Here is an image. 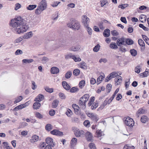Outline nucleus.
Instances as JSON below:
<instances>
[{"label": "nucleus", "instance_id": "obj_22", "mask_svg": "<svg viewBox=\"0 0 149 149\" xmlns=\"http://www.w3.org/2000/svg\"><path fill=\"white\" fill-rule=\"evenodd\" d=\"M110 30L108 29H106L104 30L103 32V35L106 37H107L110 36Z\"/></svg>", "mask_w": 149, "mask_h": 149}, {"label": "nucleus", "instance_id": "obj_16", "mask_svg": "<svg viewBox=\"0 0 149 149\" xmlns=\"http://www.w3.org/2000/svg\"><path fill=\"white\" fill-rule=\"evenodd\" d=\"M62 84L63 87L66 90L68 91L70 88V86L66 81H62Z\"/></svg>", "mask_w": 149, "mask_h": 149}, {"label": "nucleus", "instance_id": "obj_51", "mask_svg": "<svg viewBox=\"0 0 149 149\" xmlns=\"http://www.w3.org/2000/svg\"><path fill=\"white\" fill-rule=\"evenodd\" d=\"M49 61V59L47 57L45 56H44L42 58V63H45L47 62L48 61Z\"/></svg>", "mask_w": 149, "mask_h": 149}, {"label": "nucleus", "instance_id": "obj_52", "mask_svg": "<svg viewBox=\"0 0 149 149\" xmlns=\"http://www.w3.org/2000/svg\"><path fill=\"white\" fill-rule=\"evenodd\" d=\"M89 146L91 149H96L95 144L93 143H91L89 144Z\"/></svg>", "mask_w": 149, "mask_h": 149}, {"label": "nucleus", "instance_id": "obj_45", "mask_svg": "<svg viewBox=\"0 0 149 149\" xmlns=\"http://www.w3.org/2000/svg\"><path fill=\"white\" fill-rule=\"evenodd\" d=\"M23 99V97L21 96H20L17 97L16 99V100L14 101L15 104L17 103L20 101H21Z\"/></svg>", "mask_w": 149, "mask_h": 149}, {"label": "nucleus", "instance_id": "obj_25", "mask_svg": "<svg viewBox=\"0 0 149 149\" xmlns=\"http://www.w3.org/2000/svg\"><path fill=\"white\" fill-rule=\"evenodd\" d=\"M148 118L146 116H143L141 118V121L143 123H145L148 120Z\"/></svg>", "mask_w": 149, "mask_h": 149}, {"label": "nucleus", "instance_id": "obj_50", "mask_svg": "<svg viewBox=\"0 0 149 149\" xmlns=\"http://www.w3.org/2000/svg\"><path fill=\"white\" fill-rule=\"evenodd\" d=\"M86 28L87 31L89 35H91L92 30V29L87 26H84Z\"/></svg>", "mask_w": 149, "mask_h": 149}, {"label": "nucleus", "instance_id": "obj_12", "mask_svg": "<svg viewBox=\"0 0 149 149\" xmlns=\"http://www.w3.org/2000/svg\"><path fill=\"white\" fill-rule=\"evenodd\" d=\"M38 6H40L42 9L43 8L44 10H45L47 7V4L46 1L45 0H42Z\"/></svg>", "mask_w": 149, "mask_h": 149}, {"label": "nucleus", "instance_id": "obj_64", "mask_svg": "<svg viewBox=\"0 0 149 149\" xmlns=\"http://www.w3.org/2000/svg\"><path fill=\"white\" fill-rule=\"evenodd\" d=\"M21 5L19 3H17L15 5V10H17L19 8H21Z\"/></svg>", "mask_w": 149, "mask_h": 149}, {"label": "nucleus", "instance_id": "obj_42", "mask_svg": "<svg viewBox=\"0 0 149 149\" xmlns=\"http://www.w3.org/2000/svg\"><path fill=\"white\" fill-rule=\"evenodd\" d=\"M125 43L129 45H131L133 43V41L131 39H127L125 40Z\"/></svg>", "mask_w": 149, "mask_h": 149}, {"label": "nucleus", "instance_id": "obj_63", "mask_svg": "<svg viewBox=\"0 0 149 149\" xmlns=\"http://www.w3.org/2000/svg\"><path fill=\"white\" fill-rule=\"evenodd\" d=\"M98 106L97 103H94L91 107V109L92 110L95 109Z\"/></svg>", "mask_w": 149, "mask_h": 149}, {"label": "nucleus", "instance_id": "obj_32", "mask_svg": "<svg viewBox=\"0 0 149 149\" xmlns=\"http://www.w3.org/2000/svg\"><path fill=\"white\" fill-rule=\"evenodd\" d=\"M109 47L113 49H116L118 48L116 43L115 42H111L110 44Z\"/></svg>", "mask_w": 149, "mask_h": 149}, {"label": "nucleus", "instance_id": "obj_60", "mask_svg": "<svg viewBox=\"0 0 149 149\" xmlns=\"http://www.w3.org/2000/svg\"><path fill=\"white\" fill-rule=\"evenodd\" d=\"M31 87L33 90L37 88V86L36 85L35 82L33 81H32Z\"/></svg>", "mask_w": 149, "mask_h": 149}, {"label": "nucleus", "instance_id": "obj_7", "mask_svg": "<svg viewBox=\"0 0 149 149\" xmlns=\"http://www.w3.org/2000/svg\"><path fill=\"white\" fill-rule=\"evenodd\" d=\"M82 23L84 26H88L89 22V19L86 15H84L82 16Z\"/></svg>", "mask_w": 149, "mask_h": 149}, {"label": "nucleus", "instance_id": "obj_55", "mask_svg": "<svg viewBox=\"0 0 149 149\" xmlns=\"http://www.w3.org/2000/svg\"><path fill=\"white\" fill-rule=\"evenodd\" d=\"M84 125L86 127H89L90 125V122L88 120H86L84 122Z\"/></svg>", "mask_w": 149, "mask_h": 149}, {"label": "nucleus", "instance_id": "obj_6", "mask_svg": "<svg viewBox=\"0 0 149 149\" xmlns=\"http://www.w3.org/2000/svg\"><path fill=\"white\" fill-rule=\"evenodd\" d=\"M74 133L75 136L77 137H82L84 136L85 133L82 130H79V129L74 130Z\"/></svg>", "mask_w": 149, "mask_h": 149}, {"label": "nucleus", "instance_id": "obj_53", "mask_svg": "<svg viewBox=\"0 0 149 149\" xmlns=\"http://www.w3.org/2000/svg\"><path fill=\"white\" fill-rule=\"evenodd\" d=\"M140 66H137L135 67V72L137 73H139L140 72Z\"/></svg>", "mask_w": 149, "mask_h": 149}, {"label": "nucleus", "instance_id": "obj_41", "mask_svg": "<svg viewBox=\"0 0 149 149\" xmlns=\"http://www.w3.org/2000/svg\"><path fill=\"white\" fill-rule=\"evenodd\" d=\"M100 45L99 44H97L93 48V51L95 52H97L100 49Z\"/></svg>", "mask_w": 149, "mask_h": 149}, {"label": "nucleus", "instance_id": "obj_5", "mask_svg": "<svg viewBox=\"0 0 149 149\" xmlns=\"http://www.w3.org/2000/svg\"><path fill=\"white\" fill-rule=\"evenodd\" d=\"M124 123L126 125L129 127H133L134 125L133 119L128 116L126 118Z\"/></svg>", "mask_w": 149, "mask_h": 149}, {"label": "nucleus", "instance_id": "obj_1", "mask_svg": "<svg viewBox=\"0 0 149 149\" xmlns=\"http://www.w3.org/2000/svg\"><path fill=\"white\" fill-rule=\"evenodd\" d=\"M24 20L21 17L15 18L11 20L10 26L12 31L18 34L26 32L27 29V26L24 25Z\"/></svg>", "mask_w": 149, "mask_h": 149}, {"label": "nucleus", "instance_id": "obj_48", "mask_svg": "<svg viewBox=\"0 0 149 149\" xmlns=\"http://www.w3.org/2000/svg\"><path fill=\"white\" fill-rule=\"evenodd\" d=\"M78 88L76 87H74L72 88L70 91V92L71 93H75L78 91Z\"/></svg>", "mask_w": 149, "mask_h": 149}, {"label": "nucleus", "instance_id": "obj_47", "mask_svg": "<svg viewBox=\"0 0 149 149\" xmlns=\"http://www.w3.org/2000/svg\"><path fill=\"white\" fill-rule=\"evenodd\" d=\"M45 90L47 92L51 93L53 92V88H49L48 87H45L44 88Z\"/></svg>", "mask_w": 149, "mask_h": 149}, {"label": "nucleus", "instance_id": "obj_27", "mask_svg": "<svg viewBox=\"0 0 149 149\" xmlns=\"http://www.w3.org/2000/svg\"><path fill=\"white\" fill-rule=\"evenodd\" d=\"M79 66L81 68L84 69H87L86 63L84 61H82L80 63Z\"/></svg>", "mask_w": 149, "mask_h": 149}, {"label": "nucleus", "instance_id": "obj_46", "mask_svg": "<svg viewBox=\"0 0 149 149\" xmlns=\"http://www.w3.org/2000/svg\"><path fill=\"white\" fill-rule=\"evenodd\" d=\"M134 147L133 146H130L129 145H125L123 148V149H134Z\"/></svg>", "mask_w": 149, "mask_h": 149}, {"label": "nucleus", "instance_id": "obj_59", "mask_svg": "<svg viewBox=\"0 0 149 149\" xmlns=\"http://www.w3.org/2000/svg\"><path fill=\"white\" fill-rule=\"evenodd\" d=\"M111 33L113 36H117L119 35V33L115 30L111 31Z\"/></svg>", "mask_w": 149, "mask_h": 149}, {"label": "nucleus", "instance_id": "obj_34", "mask_svg": "<svg viewBox=\"0 0 149 149\" xmlns=\"http://www.w3.org/2000/svg\"><path fill=\"white\" fill-rule=\"evenodd\" d=\"M22 62L25 63H30L34 61V60L32 59H24L22 61Z\"/></svg>", "mask_w": 149, "mask_h": 149}, {"label": "nucleus", "instance_id": "obj_24", "mask_svg": "<svg viewBox=\"0 0 149 149\" xmlns=\"http://www.w3.org/2000/svg\"><path fill=\"white\" fill-rule=\"evenodd\" d=\"M40 106V104L39 102H35L33 105L34 109H37L39 108Z\"/></svg>", "mask_w": 149, "mask_h": 149}, {"label": "nucleus", "instance_id": "obj_2", "mask_svg": "<svg viewBox=\"0 0 149 149\" xmlns=\"http://www.w3.org/2000/svg\"><path fill=\"white\" fill-rule=\"evenodd\" d=\"M89 97L88 94H86L80 98L79 102V104L83 109H84L86 108V103L88 101Z\"/></svg>", "mask_w": 149, "mask_h": 149}, {"label": "nucleus", "instance_id": "obj_44", "mask_svg": "<svg viewBox=\"0 0 149 149\" xmlns=\"http://www.w3.org/2000/svg\"><path fill=\"white\" fill-rule=\"evenodd\" d=\"M58 101L54 100L52 104V107L53 108H56L58 106Z\"/></svg>", "mask_w": 149, "mask_h": 149}, {"label": "nucleus", "instance_id": "obj_13", "mask_svg": "<svg viewBox=\"0 0 149 149\" xmlns=\"http://www.w3.org/2000/svg\"><path fill=\"white\" fill-rule=\"evenodd\" d=\"M50 133L56 136H61L63 135V132H60L56 129L52 131H51Z\"/></svg>", "mask_w": 149, "mask_h": 149}, {"label": "nucleus", "instance_id": "obj_62", "mask_svg": "<svg viewBox=\"0 0 149 149\" xmlns=\"http://www.w3.org/2000/svg\"><path fill=\"white\" fill-rule=\"evenodd\" d=\"M109 99L108 100L107 99H106L103 102L102 104L105 106H106L107 104H109L111 102H109Z\"/></svg>", "mask_w": 149, "mask_h": 149}, {"label": "nucleus", "instance_id": "obj_21", "mask_svg": "<svg viewBox=\"0 0 149 149\" xmlns=\"http://www.w3.org/2000/svg\"><path fill=\"white\" fill-rule=\"evenodd\" d=\"M141 76L142 77H146L149 75V70L146 69L144 72L141 73L140 74Z\"/></svg>", "mask_w": 149, "mask_h": 149}, {"label": "nucleus", "instance_id": "obj_8", "mask_svg": "<svg viewBox=\"0 0 149 149\" xmlns=\"http://www.w3.org/2000/svg\"><path fill=\"white\" fill-rule=\"evenodd\" d=\"M125 40L123 38L118 39L117 41V44L118 46H120L121 45H126Z\"/></svg>", "mask_w": 149, "mask_h": 149}, {"label": "nucleus", "instance_id": "obj_61", "mask_svg": "<svg viewBox=\"0 0 149 149\" xmlns=\"http://www.w3.org/2000/svg\"><path fill=\"white\" fill-rule=\"evenodd\" d=\"M128 6V4H122L118 6L119 8H120L122 9H124L126 7H127Z\"/></svg>", "mask_w": 149, "mask_h": 149}, {"label": "nucleus", "instance_id": "obj_14", "mask_svg": "<svg viewBox=\"0 0 149 149\" xmlns=\"http://www.w3.org/2000/svg\"><path fill=\"white\" fill-rule=\"evenodd\" d=\"M44 98V97L43 95L39 94L35 98L34 101L40 102L43 100Z\"/></svg>", "mask_w": 149, "mask_h": 149}, {"label": "nucleus", "instance_id": "obj_28", "mask_svg": "<svg viewBox=\"0 0 149 149\" xmlns=\"http://www.w3.org/2000/svg\"><path fill=\"white\" fill-rule=\"evenodd\" d=\"M122 80V79L121 76H119L118 78H116L115 79V81L117 85L119 84L121 82Z\"/></svg>", "mask_w": 149, "mask_h": 149}, {"label": "nucleus", "instance_id": "obj_58", "mask_svg": "<svg viewBox=\"0 0 149 149\" xmlns=\"http://www.w3.org/2000/svg\"><path fill=\"white\" fill-rule=\"evenodd\" d=\"M66 115L68 117H70L72 115V112L70 109H68L65 113Z\"/></svg>", "mask_w": 149, "mask_h": 149}, {"label": "nucleus", "instance_id": "obj_17", "mask_svg": "<svg viewBox=\"0 0 149 149\" xmlns=\"http://www.w3.org/2000/svg\"><path fill=\"white\" fill-rule=\"evenodd\" d=\"M32 32L30 31L25 34L23 36V38L25 39H28L32 37Z\"/></svg>", "mask_w": 149, "mask_h": 149}, {"label": "nucleus", "instance_id": "obj_37", "mask_svg": "<svg viewBox=\"0 0 149 149\" xmlns=\"http://www.w3.org/2000/svg\"><path fill=\"white\" fill-rule=\"evenodd\" d=\"M45 128L47 130L49 131L52 129V126L51 124H48L46 125Z\"/></svg>", "mask_w": 149, "mask_h": 149}, {"label": "nucleus", "instance_id": "obj_57", "mask_svg": "<svg viewBox=\"0 0 149 149\" xmlns=\"http://www.w3.org/2000/svg\"><path fill=\"white\" fill-rule=\"evenodd\" d=\"M58 95L62 99H64L65 98V96L63 93H60Z\"/></svg>", "mask_w": 149, "mask_h": 149}, {"label": "nucleus", "instance_id": "obj_49", "mask_svg": "<svg viewBox=\"0 0 149 149\" xmlns=\"http://www.w3.org/2000/svg\"><path fill=\"white\" fill-rule=\"evenodd\" d=\"M28 125V124L25 122H23L20 123L19 128H21L24 127H25L27 126Z\"/></svg>", "mask_w": 149, "mask_h": 149}, {"label": "nucleus", "instance_id": "obj_9", "mask_svg": "<svg viewBox=\"0 0 149 149\" xmlns=\"http://www.w3.org/2000/svg\"><path fill=\"white\" fill-rule=\"evenodd\" d=\"M86 137L88 141H93V140L92 134L89 132H87L85 133Z\"/></svg>", "mask_w": 149, "mask_h": 149}, {"label": "nucleus", "instance_id": "obj_31", "mask_svg": "<svg viewBox=\"0 0 149 149\" xmlns=\"http://www.w3.org/2000/svg\"><path fill=\"white\" fill-rule=\"evenodd\" d=\"M104 74L103 76L101 75L97 79V84H99L104 78Z\"/></svg>", "mask_w": 149, "mask_h": 149}, {"label": "nucleus", "instance_id": "obj_38", "mask_svg": "<svg viewBox=\"0 0 149 149\" xmlns=\"http://www.w3.org/2000/svg\"><path fill=\"white\" fill-rule=\"evenodd\" d=\"M72 74V73L71 71H68L65 74V77L66 79H69L70 77Z\"/></svg>", "mask_w": 149, "mask_h": 149}, {"label": "nucleus", "instance_id": "obj_39", "mask_svg": "<svg viewBox=\"0 0 149 149\" xmlns=\"http://www.w3.org/2000/svg\"><path fill=\"white\" fill-rule=\"evenodd\" d=\"M85 81L84 80L81 81L79 83V86L81 88H82L83 87L85 86Z\"/></svg>", "mask_w": 149, "mask_h": 149}, {"label": "nucleus", "instance_id": "obj_54", "mask_svg": "<svg viewBox=\"0 0 149 149\" xmlns=\"http://www.w3.org/2000/svg\"><path fill=\"white\" fill-rule=\"evenodd\" d=\"M139 26L142 28L144 30L146 31H148L149 30V29L146 26H144L143 24H139Z\"/></svg>", "mask_w": 149, "mask_h": 149}, {"label": "nucleus", "instance_id": "obj_10", "mask_svg": "<svg viewBox=\"0 0 149 149\" xmlns=\"http://www.w3.org/2000/svg\"><path fill=\"white\" fill-rule=\"evenodd\" d=\"M45 141L47 144L52 147H54L55 145V143L53 142L52 139L51 138H47L46 139Z\"/></svg>", "mask_w": 149, "mask_h": 149}, {"label": "nucleus", "instance_id": "obj_36", "mask_svg": "<svg viewBox=\"0 0 149 149\" xmlns=\"http://www.w3.org/2000/svg\"><path fill=\"white\" fill-rule=\"evenodd\" d=\"M146 111L145 110L142 109V108H141V109H140L137 112V117H139V114H143V113H144Z\"/></svg>", "mask_w": 149, "mask_h": 149}, {"label": "nucleus", "instance_id": "obj_43", "mask_svg": "<svg viewBox=\"0 0 149 149\" xmlns=\"http://www.w3.org/2000/svg\"><path fill=\"white\" fill-rule=\"evenodd\" d=\"M80 73V70L78 69H76L74 70L73 72V74L76 76L78 75Z\"/></svg>", "mask_w": 149, "mask_h": 149}, {"label": "nucleus", "instance_id": "obj_56", "mask_svg": "<svg viewBox=\"0 0 149 149\" xmlns=\"http://www.w3.org/2000/svg\"><path fill=\"white\" fill-rule=\"evenodd\" d=\"M100 2L101 6L102 7L107 3V0H102L100 1Z\"/></svg>", "mask_w": 149, "mask_h": 149}, {"label": "nucleus", "instance_id": "obj_35", "mask_svg": "<svg viewBox=\"0 0 149 149\" xmlns=\"http://www.w3.org/2000/svg\"><path fill=\"white\" fill-rule=\"evenodd\" d=\"M37 7L36 5H30L27 7V9L29 10H32L36 8Z\"/></svg>", "mask_w": 149, "mask_h": 149}, {"label": "nucleus", "instance_id": "obj_19", "mask_svg": "<svg viewBox=\"0 0 149 149\" xmlns=\"http://www.w3.org/2000/svg\"><path fill=\"white\" fill-rule=\"evenodd\" d=\"M39 139V137L36 135L33 136L31 137V139H30V141L31 143H34L37 141Z\"/></svg>", "mask_w": 149, "mask_h": 149}, {"label": "nucleus", "instance_id": "obj_15", "mask_svg": "<svg viewBox=\"0 0 149 149\" xmlns=\"http://www.w3.org/2000/svg\"><path fill=\"white\" fill-rule=\"evenodd\" d=\"M50 71L52 74H54L58 73L59 72V70L58 68L53 67L51 68Z\"/></svg>", "mask_w": 149, "mask_h": 149}, {"label": "nucleus", "instance_id": "obj_20", "mask_svg": "<svg viewBox=\"0 0 149 149\" xmlns=\"http://www.w3.org/2000/svg\"><path fill=\"white\" fill-rule=\"evenodd\" d=\"M44 10L43 8L42 9L40 6H38L37 8L35 10V13L36 15H39Z\"/></svg>", "mask_w": 149, "mask_h": 149}, {"label": "nucleus", "instance_id": "obj_30", "mask_svg": "<svg viewBox=\"0 0 149 149\" xmlns=\"http://www.w3.org/2000/svg\"><path fill=\"white\" fill-rule=\"evenodd\" d=\"M96 134L97 135V136L100 137L104 136V134L103 132L101 130H100L96 131Z\"/></svg>", "mask_w": 149, "mask_h": 149}, {"label": "nucleus", "instance_id": "obj_18", "mask_svg": "<svg viewBox=\"0 0 149 149\" xmlns=\"http://www.w3.org/2000/svg\"><path fill=\"white\" fill-rule=\"evenodd\" d=\"M26 104H22L16 107L13 109V111H17L19 109H21L26 107Z\"/></svg>", "mask_w": 149, "mask_h": 149}, {"label": "nucleus", "instance_id": "obj_3", "mask_svg": "<svg viewBox=\"0 0 149 149\" xmlns=\"http://www.w3.org/2000/svg\"><path fill=\"white\" fill-rule=\"evenodd\" d=\"M69 27L72 28L75 30H78L80 27L79 23L76 20L71 19L68 24Z\"/></svg>", "mask_w": 149, "mask_h": 149}, {"label": "nucleus", "instance_id": "obj_26", "mask_svg": "<svg viewBox=\"0 0 149 149\" xmlns=\"http://www.w3.org/2000/svg\"><path fill=\"white\" fill-rule=\"evenodd\" d=\"M119 91V89L118 88H117L116 89L115 91L114 92V93L112 95V96L111 97L110 99H109V102H111L113 99L115 97L116 94Z\"/></svg>", "mask_w": 149, "mask_h": 149}, {"label": "nucleus", "instance_id": "obj_4", "mask_svg": "<svg viewBox=\"0 0 149 149\" xmlns=\"http://www.w3.org/2000/svg\"><path fill=\"white\" fill-rule=\"evenodd\" d=\"M72 108L74 109L75 113L76 114L81 116L82 118H84V114L81 112L79 107L76 104H73L72 105Z\"/></svg>", "mask_w": 149, "mask_h": 149}, {"label": "nucleus", "instance_id": "obj_33", "mask_svg": "<svg viewBox=\"0 0 149 149\" xmlns=\"http://www.w3.org/2000/svg\"><path fill=\"white\" fill-rule=\"evenodd\" d=\"M35 117L39 119H42L43 118V116L38 112H36L35 114Z\"/></svg>", "mask_w": 149, "mask_h": 149}, {"label": "nucleus", "instance_id": "obj_11", "mask_svg": "<svg viewBox=\"0 0 149 149\" xmlns=\"http://www.w3.org/2000/svg\"><path fill=\"white\" fill-rule=\"evenodd\" d=\"M138 43L141 46V51L143 52L144 51L145 49V43L144 41L141 39H139L138 40Z\"/></svg>", "mask_w": 149, "mask_h": 149}, {"label": "nucleus", "instance_id": "obj_23", "mask_svg": "<svg viewBox=\"0 0 149 149\" xmlns=\"http://www.w3.org/2000/svg\"><path fill=\"white\" fill-rule=\"evenodd\" d=\"M77 139L75 138H72L70 144L72 147L74 146L77 144Z\"/></svg>", "mask_w": 149, "mask_h": 149}, {"label": "nucleus", "instance_id": "obj_40", "mask_svg": "<svg viewBox=\"0 0 149 149\" xmlns=\"http://www.w3.org/2000/svg\"><path fill=\"white\" fill-rule=\"evenodd\" d=\"M130 52L133 56H135L137 54V52L134 49H131L130 50Z\"/></svg>", "mask_w": 149, "mask_h": 149}, {"label": "nucleus", "instance_id": "obj_29", "mask_svg": "<svg viewBox=\"0 0 149 149\" xmlns=\"http://www.w3.org/2000/svg\"><path fill=\"white\" fill-rule=\"evenodd\" d=\"M80 49V46L79 45L72 46L70 48L71 50L75 52L78 51Z\"/></svg>", "mask_w": 149, "mask_h": 149}]
</instances>
